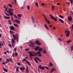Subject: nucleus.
Returning a JSON list of instances; mask_svg holds the SVG:
<instances>
[{
    "label": "nucleus",
    "mask_w": 73,
    "mask_h": 73,
    "mask_svg": "<svg viewBox=\"0 0 73 73\" xmlns=\"http://www.w3.org/2000/svg\"><path fill=\"white\" fill-rule=\"evenodd\" d=\"M9 46H10L11 48H12V45L11 44H8Z\"/></svg>",
    "instance_id": "35"
},
{
    "label": "nucleus",
    "mask_w": 73,
    "mask_h": 73,
    "mask_svg": "<svg viewBox=\"0 0 73 73\" xmlns=\"http://www.w3.org/2000/svg\"><path fill=\"white\" fill-rule=\"evenodd\" d=\"M19 68L20 67L18 66L16 68V70L17 73H18L19 72Z\"/></svg>",
    "instance_id": "13"
},
{
    "label": "nucleus",
    "mask_w": 73,
    "mask_h": 73,
    "mask_svg": "<svg viewBox=\"0 0 73 73\" xmlns=\"http://www.w3.org/2000/svg\"><path fill=\"white\" fill-rule=\"evenodd\" d=\"M27 8L28 10H29V6H27Z\"/></svg>",
    "instance_id": "51"
},
{
    "label": "nucleus",
    "mask_w": 73,
    "mask_h": 73,
    "mask_svg": "<svg viewBox=\"0 0 73 73\" xmlns=\"http://www.w3.org/2000/svg\"><path fill=\"white\" fill-rule=\"evenodd\" d=\"M39 51H40V52H42V48H40L39 49Z\"/></svg>",
    "instance_id": "29"
},
{
    "label": "nucleus",
    "mask_w": 73,
    "mask_h": 73,
    "mask_svg": "<svg viewBox=\"0 0 73 73\" xmlns=\"http://www.w3.org/2000/svg\"><path fill=\"white\" fill-rule=\"evenodd\" d=\"M25 50H26V51H28L29 50V49L28 48L26 49H25Z\"/></svg>",
    "instance_id": "52"
},
{
    "label": "nucleus",
    "mask_w": 73,
    "mask_h": 73,
    "mask_svg": "<svg viewBox=\"0 0 73 73\" xmlns=\"http://www.w3.org/2000/svg\"><path fill=\"white\" fill-rule=\"evenodd\" d=\"M7 13H9V15H10L11 16H12V15H13V12H12L11 11L7 10Z\"/></svg>",
    "instance_id": "5"
},
{
    "label": "nucleus",
    "mask_w": 73,
    "mask_h": 73,
    "mask_svg": "<svg viewBox=\"0 0 73 73\" xmlns=\"http://www.w3.org/2000/svg\"><path fill=\"white\" fill-rule=\"evenodd\" d=\"M58 40H59V41H62V40L60 38H58Z\"/></svg>",
    "instance_id": "48"
},
{
    "label": "nucleus",
    "mask_w": 73,
    "mask_h": 73,
    "mask_svg": "<svg viewBox=\"0 0 73 73\" xmlns=\"http://www.w3.org/2000/svg\"><path fill=\"white\" fill-rule=\"evenodd\" d=\"M4 19H10V17L4 16Z\"/></svg>",
    "instance_id": "23"
},
{
    "label": "nucleus",
    "mask_w": 73,
    "mask_h": 73,
    "mask_svg": "<svg viewBox=\"0 0 73 73\" xmlns=\"http://www.w3.org/2000/svg\"><path fill=\"white\" fill-rule=\"evenodd\" d=\"M12 36L13 37V38L15 40H16L17 39V43L19 42V39L18 38V36L19 35L17 34H15L14 35V34H13Z\"/></svg>",
    "instance_id": "1"
},
{
    "label": "nucleus",
    "mask_w": 73,
    "mask_h": 73,
    "mask_svg": "<svg viewBox=\"0 0 73 73\" xmlns=\"http://www.w3.org/2000/svg\"><path fill=\"white\" fill-rule=\"evenodd\" d=\"M53 29H56V28H55L54 27H53Z\"/></svg>",
    "instance_id": "63"
},
{
    "label": "nucleus",
    "mask_w": 73,
    "mask_h": 73,
    "mask_svg": "<svg viewBox=\"0 0 73 73\" xmlns=\"http://www.w3.org/2000/svg\"><path fill=\"white\" fill-rule=\"evenodd\" d=\"M9 24H10V25H11V21L10 20H9Z\"/></svg>",
    "instance_id": "41"
},
{
    "label": "nucleus",
    "mask_w": 73,
    "mask_h": 73,
    "mask_svg": "<svg viewBox=\"0 0 73 73\" xmlns=\"http://www.w3.org/2000/svg\"><path fill=\"white\" fill-rule=\"evenodd\" d=\"M18 17H21L22 16V15L21 14H19L17 15Z\"/></svg>",
    "instance_id": "28"
},
{
    "label": "nucleus",
    "mask_w": 73,
    "mask_h": 73,
    "mask_svg": "<svg viewBox=\"0 0 73 73\" xmlns=\"http://www.w3.org/2000/svg\"><path fill=\"white\" fill-rule=\"evenodd\" d=\"M2 64L3 65H5V63L4 62H3V63H2Z\"/></svg>",
    "instance_id": "58"
},
{
    "label": "nucleus",
    "mask_w": 73,
    "mask_h": 73,
    "mask_svg": "<svg viewBox=\"0 0 73 73\" xmlns=\"http://www.w3.org/2000/svg\"><path fill=\"white\" fill-rule=\"evenodd\" d=\"M59 17H60V18H61V19H64V17L62 16L61 15H59Z\"/></svg>",
    "instance_id": "32"
},
{
    "label": "nucleus",
    "mask_w": 73,
    "mask_h": 73,
    "mask_svg": "<svg viewBox=\"0 0 73 73\" xmlns=\"http://www.w3.org/2000/svg\"><path fill=\"white\" fill-rule=\"evenodd\" d=\"M28 58V57H25V58H23V60H22V61L23 62H24V61L26 62V60H27V59Z\"/></svg>",
    "instance_id": "11"
},
{
    "label": "nucleus",
    "mask_w": 73,
    "mask_h": 73,
    "mask_svg": "<svg viewBox=\"0 0 73 73\" xmlns=\"http://www.w3.org/2000/svg\"><path fill=\"white\" fill-rule=\"evenodd\" d=\"M60 5V3H58L57 4V5Z\"/></svg>",
    "instance_id": "64"
},
{
    "label": "nucleus",
    "mask_w": 73,
    "mask_h": 73,
    "mask_svg": "<svg viewBox=\"0 0 73 73\" xmlns=\"http://www.w3.org/2000/svg\"><path fill=\"white\" fill-rule=\"evenodd\" d=\"M32 19L33 22V23H35V20H34V19L33 18V17H32Z\"/></svg>",
    "instance_id": "47"
},
{
    "label": "nucleus",
    "mask_w": 73,
    "mask_h": 73,
    "mask_svg": "<svg viewBox=\"0 0 73 73\" xmlns=\"http://www.w3.org/2000/svg\"><path fill=\"white\" fill-rule=\"evenodd\" d=\"M14 51L15 52V56H18V54H17V52H16V48H14Z\"/></svg>",
    "instance_id": "14"
},
{
    "label": "nucleus",
    "mask_w": 73,
    "mask_h": 73,
    "mask_svg": "<svg viewBox=\"0 0 73 73\" xmlns=\"http://www.w3.org/2000/svg\"><path fill=\"white\" fill-rule=\"evenodd\" d=\"M11 41L13 43H15V40H14V39H13L12 38L11 39Z\"/></svg>",
    "instance_id": "40"
},
{
    "label": "nucleus",
    "mask_w": 73,
    "mask_h": 73,
    "mask_svg": "<svg viewBox=\"0 0 73 73\" xmlns=\"http://www.w3.org/2000/svg\"><path fill=\"white\" fill-rule=\"evenodd\" d=\"M45 19L46 22L48 23V24H50V23H49V21H47V19H46V17H45Z\"/></svg>",
    "instance_id": "21"
},
{
    "label": "nucleus",
    "mask_w": 73,
    "mask_h": 73,
    "mask_svg": "<svg viewBox=\"0 0 73 73\" xmlns=\"http://www.w3.org/2000/svg\"><path fill=\"white\" fill-rule=\"evenodd\" d=\"M50 67V66H53V64L52 63H50V64H49Z\"/></svg>",
    "instance_id": "33"
},
{
    "label": "nucleus",
    "mask_w": 73,
    "mask_h": 73,
    "mask_svg": "<svg viewBox=\"0 0 73 73\" xmlns=\"http://www.w3.org/2000/svg\"><path fill=\"white\" fill-rule=\"evenodd\" d=\"M36 5L37 7H38V3L37 2L36 3Z\"/></svg>",
    "instance_id": "42"
},
{
    "label": "nucleus",
    "mask_w": 73,
    "mask_h": 73,
    "mask_svg": "<svg viewBox=\"0 0 73 73\" xmlns=\"http://www.w3.org/2000/svg\"><path fill=\"white\" fill-rule=\"evenodd\" d=\"M29 43L31 44H30V46H31V47H33L34 46V45H35V44L32 41H30L29 42Z\"/></svg>",
    "instance_id": "7"
},
{
    "label": "nucleus",
    "mask_w": 73,
    "mask_h": 73,
    "mask_svg": "<svg viewBox=\"0 0 73 73\" xmlns=\"http://www.w3.org/2000/svg\"><path fill=\"white\" fill-rule=\"evenodd\" d=\"M59 21L61 22L62 23H63V24L64 23V21L62 20L61 19H59Z\"/></svg>",
    "instance_id": "19"
},
{
    "label": "nucleus",
    "mask_w": 73,
    "mask_h": 73,
    "mask_svg": "<svg viewBox=\"0 0 73 73\" xmlns=\"http://www.w3.org/2000/svg\"><path fill=\"white\" fill-rule=\"evenodd\" d=\"M49 16L50 17H51V19H52V20H54L56 22H57V18L56 17L54 18V17H53L51 15H50Z\"/></svg>",
    "instance_id": "3"
},
{
    "label": "nucleus",
    "mask_w": 73,
    "mask_h": 73,
    "mask_svg": "<svg viewBox=\"0 0 73 73\" xmlns=\"http://www.w3.org/2000/svg\"><path fill=\"white\" fill-rule=\"evenodd\" d=\"M52 10H54L55 9L54 7L53 6H52Z\"/></svg>",
    "instance_id": "43"
},
{
    "label": "nucleus",
    "mask_w": 73,
    "mask_h": 73,
    "mask_svg": "<svg viewBox=\"0 0 73 73\" xmlns=\"http://www.w3.org/2000/svg\"><path fill=\"white\" fill-rule=\"evenodd\" d=\"M73 0H70V3L71 4H73Z\"/></svg>",
    "instance_id": "49"
},
{
    "label": "nucleus",
    "mask_w": 73,
    "mask_h": 73,
    "mask_svg": "<svg viewBox=\"0 0 73 73\" xmlns=\"http://www.w3.org/2000/svg\"><path fill=\"white\" fill-rule=\"evenodd\" d=\"M40 48V47L39 46H37L35 48V51H36L38 50V48Z\"/></svg>",
    "instance_id": "22"
},
{
    "label": "nucleus",
    "mask_w": 73,
    "mask_h": 73,
    "mask_svg": "<svg viewBox=\"0 0 73 73\" xmlns=\"http://www.w3.org/2000/svg\"><path fill=\"white\" fill-rule=\"evenodd\" d=\"M9 9V11H13V9Z\"/></svg>",
    "instance_id": "46"
},
{
    "label": "nucleus",
    "mask_w": 73,
    "mask_h": 73,
    "mask_svg": "<svg viewBox=\"0 0 73 73\" xmlns=\"http://www.w3.org/2000/svg\"><path fill=\"white\" fill-rule=\"evenodd\" d=\"M7 6H8V7H12V5L11 4H9Z\"/></svg>",
    "instance_id": "30"
},
{
    "label": "nucleus",
    "mask_w": 73,
    "mask_h": 73,
    "mask_svg": "<svg viewBox=\"0 0 73 73\" xmlns=\"http://www.w3.org/2000/svg\"><path fill=\"white\" fill-rule=\"evenodd\" d=\"M26 72L27 73H28L29 72V70L28 69V66H27L26 68Z\"/></svg>",
    "instance_id": "12"
},
{
    "label": "nucleus",
    "mask_w": 73,
    "mask_h": 73,
    "mask_svg": "<svg viewBox=\"0 0 73 73\" xmlns=\"http://www.w3.org/2000/svg\"><path fill=\"white\" fill-rule=\"evenodd\" d=\"M35 44H37L38 45H41V44L40 43V41L39 40H36L35 41Z\"/></svg>",
    "instance_id": "9"
},
{
    "label": "nucleus",
    "mask_w": 73,
    "mask_h": 73,
    "mask_svg": "<svg viewBox=\"0 0 73 73\" xmlns=\"http://www.w3.org/2000/svg\"><path fill=\"white\" fill-rule=\"evenodd\" d=\"M14 29H15V27H14L12 26H11L10 27V29H11V30L12 31L13 30H14Z\"/></svg>",
    "instance_id": "16"
},
{
    "label": "nucleus",
    "mask_w": 73,
    "mask_h": 73,
    "mask_svg": "<svg viewBox=\"0 0 73 73\" xmlns=\"http://www.w3.org/2000/svg\"><path fill=\"white\" fill-rule=\"evenodd\" d=\"M19 68L20 69V70H21L22 71H23V70H24L25 69V68L23 67H19Z\"/></svg>",
    "instance_id": "10"
},
{
    "label": "nucleus",
    "mask_w": 73,
    "mask_h": 73,
    "mask_svg": "<svg viewBox=\"0 0 73 73\" xmlns=\"http://www.w3.org/2000/svg\"><path fill=\"white\" fill-rule=\"evenodd\" d=\"M36 59L37 60H38V61H40V62H42V61L41 60H40V59L38 57H36Z\"/></svg>",
    "instance_id": "25"
},
{
    "label": "nucleus",
    "mask_w": 73,
    "mask_h": 73,
    "mask_svg": "<svg viewBox=\"0 0 73 73\" xmlns=\"http://www.w3.org/2000/svg\"><path fill=\"white\" fill-rule=\"evenodd\" d=\"M33 53V52L31 51H28V53H29L30 56L31 57H33L34 56Z\"/></svg>",
    "instance_id": "6"
},
{
    "label": "nucleus",
    "mask_w": 73,
    "mask_h": 73,
    "mask_svg": "<svg viewBox=\"0 0 73 73\" xmlns=\"http://www.w3.org/2000/svg\"><path fill=\"white\" fill-rule=\"evenodd\" d=\"M3 45H4L3 44L1 43V42H0V46H3Z\"/></svg>",
    "instance_id": "36"
},
{
    "label": "nucleus",
    "mask_w": 73,
    "mask_h": 73,
    "mask_svg": "<svg viewBox=\"0 0 73 73\" xmlns=\"http://www.w3.org/2000/svg\"><path fill=\"white\" fill-rule=\"evenodd\" d=\"M49 27H50V28H52V25H50Z\"/></svg>",
    "instance_id": "59"
},
{
    "label": "nucleus",
    "mask_w": 73,
    "mask_h": 73,
    "mask_svg": "<svg viewBox=\"0 0 73 73\" xmlns=\"http://www.w3.org/2000/svg\"><path fill=\"white\" fill-rule=\"evenodd\" d=\"M5 13L6 15L7 16H9V15L8 14H7V13Z\"/></svg>",
    "instance_id": "44"
},
{
    "label": "nucleus",
    "mask_w": 73,
    "mask_h": 73,
    "mask_svg": "<svg viewBox=\"0 0 73 73\" xmlns=\"http://www.w3.org/2000/svg\"><path fill=\"white\" fill-rule=\"evenodd\" d=\"M6 60L7 61H8L9 62V61H10L9 60V59H7Z\"/></svg>",
    "instance_id": "57"
},
{
    "label": "nucleus",
    "mask_w": 73,
    "mask_h": 73,
    "mask_svg": "<svg viewBox=\"0 0 73 73\" xmlns=\"http://www.w3.org/2000/svg\"><path fill=\"white\" fill-rule=\"evenodd\" d=\"M26 62H27V63L28 64L29 66H31V64L30 63V62H28V61H26Z\"/></svg>",
    "instance_id": "18"
},
{
    "label": "nucleus",
    "mask_w": 73,
    "mask_h": 73,
    "mask_svg": "<svg viewBox=\"0 0 73 73\" xmlns=\"http://www.w3.org/2000/svg\"><path fill=\"white\" fill-rule=\"evenodd\" d=\"M43 53L44 54H45L46 53V51L45 50H44L43 51Z\"/></svg>",
    "instance_id": "27"
},
{
    "label": "nucleus",
    "mask_w": 73,
    "mask_h": 73,
    "mask_svg": "<svg viewBox=\"0 0 73 73\" xmlns=\"http://www.w3.org/2000/svg\"><path fill=\"white\" fill-rule=\"evenodd\" d=\"M14 26H15V27H17V28H19V25H17V24H14Z\"/></svg>",
    "instance_id": "26"
},
{
    "label": "nucleus",
    "mask_w": 73,
    "mask_h": 73,
    "mask_svg": "<svg viewBox=\"0 0 73 73\" xmlns=\"http://www.w3.org/2000/svg\"><path fill=\"white\" fill-rule=\"evenodd\" d=\"M3 70L5 72H8V70L7 69H5V68H4V67H3Z\"/></svg>",
    "instance_id": "17"
},
{
    "label": "nucleus",
    "mask_w": 73,
    "mask_h": 73,
    "mask_svg": "<svg viewBox=\"0 0 73 73\" xmlns=\"http://www.w3.org/2000/svg\"><path fill=\"white\" fill-rule=\"evenodd\" d=\"M6 53H9V50H7L6 51Z\"/></svg>",
    "instance_id": "56"
},
{
    "label": "nucleus",
    "mask_w": 73,
    "mask_h": 73,
    "mask_svg": "<svg viewBox=\"0 0 73 73\" xmlns=\"http://www.w3.org/2000/svg\"><path fill=\"white\" fill-rule=\"evenodd\" d=\"M11 20L12 21H13V17H11Z\"/></svg>",
    "instance_id": "53"
},
{
    "label": "nucleus",
    "mask_w": 73,
    "mask_h": 73,
    "mask_svg": "<svg viewBox=\"0 0 73 73\" xmlns=\"http://www.w3.org/2000/svg\"><path fill=\"white\" fill-rule=\"evenodd\" d=\"M15 22L16 23H18V24H20V21L17 19H15L14 20Z\"/></svg>",
    "instance_id": "8"
},
{
    "label": "nucleus",
    "mask_w": 73,
    "mask_h": 73,
    "mask_svg": "<svg viewBox=\"0 0 73 73\" xmlns=\"http://www.w3.org/2000/svg\"><path fill=\"white\" fill-rule=\"evenodd\" d=\"M70 42H71V40H68L67 41V43L68 44H69V43H70Z\"/></svg>",
    "instance_id": "39"
},
{
    "label": "nucleus",
    "mask_w": 73,
    "mask_h": 73,
    "mask_svg": "<svg viewBox=\"0 0 73 73\" xmlns=\"http://www.w3.org/2000/svg\"><path fill=\"white\" fill-rule=\"evenodd\" d=\"M54 70H56V69H55L54 68H53L51 70V71H50L51 73H53Z\"/></svg>",
    "instance_id": "15"
},
{
    "label": "nucleus",
    "mask_w": 73,
    "mask_h": 73,
    "mask_svg": "<svg viewBox=\"0 0 73 73\" xmlns=\"http://www.w3.org/2000/svg\"><path fill=\"white\" fill-rule=\"evenodd\" d=\"M17 64H18V65H19V66H20V65H21V64H20V62H18Z\"/></svg>",
    "instance_id": "45"
},
{
    "label": "nucleus",
    "mask_w": 73,
    "mask_h": 73,
    "mask_svg": "<svg viewBox=\"0 0 73 73\" xmlns=\"http://www.w3.org/2000/svg\"><path fill=\"white\" fill-rule=\"evenodd\" d=\"M10 32L11 34L15 33V32H14L12 31H10Z\"/></svg>",
    "instance_id": "34"
},
{
    "label": "nucleus",
    "mask_w": 73,
    "mask_h": 73,
    "mask_svg": "<svg viewBox=\"0 0 73 73\" xmlns=\"http://www.w3.org/2000/svg\"><path fill=\"white\" fill-rule=\"evenodd\" d=\"M5 64H7V63H8V62L7 61H6L5 62Z\"/></svg>",
    "instance_id": "61"
},
{
    "label": "nucleus",
    "mask_w": 73,
    "mask_h": 73,
    "mask_svg": "<svg viewBox=\"0 0 73 73\" xmlns=\"http://www.w3.org/2000/svg\"><path fill=\"white\" fill-rule=\"evenodd\" d=\"M44 25L45 28H46V29H47L48 30H49V29H48V27H47V26L46 25L44 24Z\"/></svg>",
    "instance_id": "31"
},
{
    "label": "nucleus",
    "mask_w": 73,
    "mask_h": 73,
    "mask_svg": "<svg viewBox=\"0 0 73 73\" xmlns=\"http://www.w3.org/2000/svg\"><path fill=\"white\" fill-rule=\"evenodd\" d=\"M4 53L5 54H7V53L5 52H4Z\"/></svg>",
    "instance_id": "62"
},
{
    "label": "nucleus",
    "mask_w": 73,
    "mask_h": 73,
    "mask_svg": "<svg viewBox=\"0 0 73 73\" xmlns=\"http://www.w3.org/2000/svg\"><path fill=\"white\" fill-rule=\"evenodd\" d=\"M73 50V46L71 47V50L72 51Z\"/></svg>",
    "instance_id": "50"
},
{
    "label": "nucleus",
    "mask_w": 73,
    "mask_h": 73,
    "mask_svg": "<svg viewBox=\"0 0 73 73\" xmlns=\"http://www.w3.org/2000/svg\"><path fill=\"white\" fill-rule=\"evenodd\" d=\"M38 68H39L40 69H41L42 70H44V69H45L44 68H45L47 69H49V68L46 66H44V67H42V65L41 64L39 65V66H38Z\"/></svg>",
    "instance_id": "2"
},
{
    "label": "nucleus",
    "mask_w": 73,
    "mask_h": 73,
    "mask_svg": "<svg viewBox=\"0 0 73 73\" xmlns=\"http://www.w3.org/2000/svg\"><path fill=\"white\" fill-rule=\"evenodd\" d=\"M14 17H15V18H16V19H17L18 18L17 17V16L16 15H15L14 16Z\"/></svg>",
    "instance_id": "54"
},
{
    "label": "nucleus",
    "mask_w": 73,
    "mask_h": 73,
    "mask_svg": "<svg viewBox=\"0 0 73 73\" xmlns=\"http://www.w3.org/2000/svg\"><path fill=\"white\" fill-rule=\"evenodd\" d=\"M9 60H10L11 62H12V59H11V58H9Z\"/></svg>",
    "instance_id": "37"
},
{
    "label": "nucleus",
    "mask_w": 73,
    "mask_h": 73,
    "mask_svg": "<svg viewBox=\"0 0 73 73\" xmlns=\"http://www.w3.org/2000/svg\"><path fill=\"white\" fill-rule=\"evenodd\" d=\"M34 60H35V62H36V63H38V60H37L36 57V58H34Z\"/></svg>",
    "instance_id": "24"
},
{
    "label": "nucleus",
    "mask_w": 73,
    "mask_h": 73,
    "mask_svg": "<svg viewBox=\"0 0 73 73\" xmlns=\"http://www.w3.org/2000/svg\"><path fill=\"white\" fill-rule=\"evenodd\" d=\"M41 54V52H36V54H37V55H38V54Z\"/></svg>",
    "instance_id": "38"
},
{
    "label": "nucleus",
    "mask_w": 73,
    "mask_h": 73,
    "mask_svg": "<svg viewBox=\"0 0 73 73\" xmlns=\"http://www.w3.org/2000/svg\"><path fill=\"white\" fill-rule=\"evenodd\" d=\"M65 33H66V36L67 37H69V35H70V31H69V30H66L65 31Z\"/></svg>",
    "instance_id": "4"
},
{
    "label": "nucleus",
    "mask_w": 73,
    "mask_h": 73,
    "mask_svg": "<svg viewBox=\"0 0 73 73\" xmlns=\"http://www.w3.org/2000/svg\"><path fill=\"white\" fill-rule=\"evenodd\" d=\"M68 19L70 21H72V18L71 17H69L68 18Z\"/></svg>",
    "instance_id": "20"
},
{
    "label": "nucleus",
    "mask_w": 73,
    "mask_h": 73,
    "mask_svg": "<svg viewBox=\"0 0 73 73\" xmlns=\"http://www.w3.org/2000/svg\"><path fill=\"white\" fill-rule=\"evenodd\" d=\"M67 4L68 5H70V3H69V2H67Z\"/></svg>",
    "instance_id": "60"
},
{
    "label": "nucleus",
    "mask_w": 73,
    "mask_h": 73,
    "mask_svg": "<svg viewBox=\"0 0 73 73\" xmlns=\"http://www.w3.org/2000/svg\"><path fill=\"white\" fill-rule=\"evenodd\" d=\"M42 56V55L41 54H40L38 55V57H41V56Z\"/></svg>",
    "instance_id": "55"
}]
</instances>
